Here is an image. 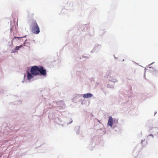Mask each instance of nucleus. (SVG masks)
I'll list each match as a JSON object with an SVG mask.
<instances>
[{
    "instance_id": "9d476101",
    "label": "nucleus",
    "mask_w": 158,
    "mask_h": 158,
    "mask_svg": "<svg viewBox=\"0 0 158 158\" xmlns=\"http://www.w3.org/2000/svg\"><path fill=\"white\" fill-rule=\"evenodd\" d=\"M30 79L31 78H32L33 77L30 74Z\"/></svg>"
},
{
    "instance_id": "6e6552de",
    "label": "nucleus",
    "mask_w": 158,
    "mask_h": 158,
    "mask_svg": "<svg viewBox=\"0 0 158 158\" xmlns=\"http://www.w3.org/2000/svg\"><path fill=\"white\" fill-rule=\"evenodd\" d=\"M27 78L28 80L30 79V73L29 72V70H27Z\"/></svg>"
},
{
    "instance_id": "9b49d317",
    "label": "nucleus",
    "mask_w": 158,
    "mask_h": 158,
    "mask_svg": "<svg viewBox=\"0 0 158 158\" xmlns=\"http://www.w3.org/2000/svg\"><path fill=\"white\" fill-rule=\"evenodd\" d=\"M26 74H24V78L26 77Z\"/></svg>"
},
{
    "instance_id": "423d86ee",
    "label": "nucleus",
    "mask_w": 158,
    "mask_h": 158,
    "mask_svg": "<svg viewBox=\"0 0 158 158\" xmlns=\"http://www.w3.org/2000/svg\"><path fill=\"white\" fill-rule=\"evenodd\" d=\"M23 46V45H21L19 46H16L15 48L14 49V50H18L20 49V48H22Z\"/></svg>"
},
{
    "instance_id": "0eeeda50",
    "label": "nucleus",
    "mask_w": 158,
    "mask_h": 158,
    "mask_svg": "<svg viewBox=\"0 0 158 158\" xmlns=\"http://www.w3.org/2000/svg\"><path fill=\"white\" fill-rule=\"evenodd\" d=\"M25 36H24L23 37H15L13 39V40L17 38L20 41H21L22 38L23 37H25Z\"/></svg>"
},
{
    "instance_id": "1a4fd4ad",
    "label": "nucleus",
    "mask_w": 158,
    "mask_h": 158,
    "mask_svg": "<svg viewBox=\"0 0 158 158\" xmlns=\"http://www.w3.org/2000/svg\"><path fill=\"white\" fill-rule=\"evenodd\" d=\"M26 41H27V40H26L25 41V42H24V44H25L24 46H27V45H26Z\"/></svg>"
},
{
    "instance_id": "7ed1b4c3",
    "label": "nucleus",
    "mask_w": 158,
    "mask_h": 158,
    "mask_svg": "<svg viewBox=\"0 0 158 158\" xmlns=\"http://www.w3.org/2000/svg\"><path fill=\"white\" fill-rule=\"evenodd\" d=\"M39 73H40L39 75H41L43 76H45L46 74V71L45 69H44L43 66L39 67Z\"/></svg>"
},
{
    "instance_id": "f03ea898",
    "label": "nucleus",
    "mask_w": 158,
    "mask_h": 158,
    "mask_svg": "<svg viewBox=\"0 0 158 158\" xmlns=\"http://www.w3.org/2000/svg\"><path fill=\"white\" fill-rule=\"evenodd\" d=\"M39 67L37 66L32 67L30 69V72L32 75H39Z\"/></svg>"
},
{
    "instance_id": "39448f33",
    "label": "nucleus",
    "mask_w": 158,
    "mask_h": 158,
    "mask_svg": "<svg viewBox=\"0 0 158 158\" xmlns=\"http://www.w3.org/2000/svg\"><path fill=\"white\" fill-rule=\"evenodd\" d=\"M92 96L93 95L90 93L84 94L83 95V97L85 98H89Z\"/></svg>"
},
{
    "instance_id": "20e7f679",
    "label": "nucleus",
    "mask_w": 158,
    "mask_h": 158,
    "mask_svg": "<svg viewBox=\"0 0 158 158\" xmlns=\"http://www.w3.org/2000/svg\"><path fill=\"white\" fill-rule=\"evenodd\" d=\"M113 120H112V117L111 116H109V117L108 122V125L111 127L113 124Z\"/></svg>"
},
{
    "instance_id": "f257e3e1",
    "label": "nucleus",
    "mask_w": 158,
    "mask_h": 158,
    "mask_svg": "<svg viewBox=\"0 0 158 158\" xmlns=\"http://www.w3.org/2000/svg\"><path fill=\"white\" fill-rule=\"evenodd\" d=\"M31 31L34 34H37L40 32V28L36 21H34L31 23Z\"/></svg>"
},
{
    "instance_id": "f8f14e48",
    "label": "nucleus",
    "mask_w": 158,
    "mask_h": 158,
    "mask_svg": "<svg viewBox=\"0 0 158 158\" xmlns=\"http://www.w3.org/2000/svg\"><path fill=\"white\" fill-rule=\"evenodd\" d=\"M150 135H152V136H153V135L152 134H150Z\"/></svg>"
}]
</instances>
